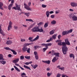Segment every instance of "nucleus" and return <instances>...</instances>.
Listing matches in <instances>:
<instances>
[{"instance_id": "nucleus-1", "label": "nucleus", "mask_w": 77, "mask_h": 77, "mask_svg": "<svg viewBox=\"0 0 77 77\" xmlns=\"http://www.w3.org/2000/svg\"><path fill=\"white\" fill-rule=\"evenodd\" d=\"M65 42H63L58 43V45H63L62 47L63 53L64 54H66V52L68 51V48L66 45V44L68 45H70V44L68 38L65 39Z\"/></svg>"}, {"instance_id": "nucleus-2", "label": "nucleus", "mask_w": 77, "mask_h": 77, "mask_svg": "<svg viewBox=\"0 0 77 77\" xmlns=\"http://www.w3.org/2000/svg\"><path fill=\"white\" fill-rule=\"evenodd\" d=\"M16 7H14L12 8V9H14L16 11L17 10L19 11H21V5H18L17 4H15Z\"/></svg>"}, {"instance_id": "nucleus-3", "label": "nucleus", "mask_w": 77, "mask_h": 77, "mask_svg": "<svg viewBox=\"0 0 77 77\" xmlns=\"http://www.w3.org/2000/svg\"><path fill=\"white\" fill-rule=\"evenodd\" d=\"M39 27V26H35L31 29V31H32V32H38V27Z\"/></svg>"}, {"instance_id": "nucleus-4", "label": "nucleus", "mask_w": 77, "mask_h": 77, "mask_svg": "<svg viewBox=\"0 0 77 77\" xmlns=\"http://www.w3.org/2000/svg\"><path fill=\"white\" fill-rule=\"evenodd\" d=\"M24 6H25L24 7V8L26 9L27 10H28V11H32V9H31L29 7H28V5H27V4L26 3L24 4Z\"/></svg>"}, {"instance_id": "nucleus-5", "label": "nucleus", "mask_w": 77, "mask_h": 77, "mask_svg": "<svg viewBox=\"0 0 77 77\" xmlns=\"http://www.w3.org/2000/svg\"><path fill=\"white\" fill-rule=\"evenodd\" d=\"M42 46H44L45 47H48V46H51L52 44L51 43H48V44H45V43H43L41 44Z\"/></svg>"}, {"instance_id": "nucleus-6", "label": "nucleus", "mask_w": 77, "mask_h": 77, "mask_svg": "<svg viewBox=\"0 0 77 77\" xmlns=\"http://www.w3.org/2000/svg\"><path fill=\"white\" fill-rule=\"evenodd\" d=\"M58 59H59V57H55L53 58L52 61L53 63H54L55 62H56Z\"/></svg>"}, {"instance_id": "nucleus-7", "label": "nucleus", "mask_w": 77, "mask_h": 77, "mask_svg": "<svg viewBox=\"0 0 77 77\" xmlns=\"http://www.w3.org/2000/svg\"><path fill=\"white\" fill-rule=\"evenodd\" d=\"M70 5L72 7H76L77 6V3L75 2H71Z\"/></svg>"}, {"instance_id": "nucleus-8", "label": "nucleus", "mask_w": 77, "mask_h": 77, "mask_svg": "<svg viewBox=\"0 0 77 77\" xmlns=\"http://www.w3.org/2000/svg\"><path fill=\"white\" fill-rule=\"evenodd\" d=\"M12 44V41L11 40L7 41L6 42L7 45H11Z\"/></svg>"}, {"instance_id": "nucleus-9", "label": "nucleus", "mask_w": 77, "mask_h": 77, "mask_svg": "<svg viewBox=\"0 0 77 77\" xmlns=\"http://www.w3.org/2000/svg\"><path fill=\"white\" fill-rule=\"evenodd\" d=\"M40 27H38V32H42L44 30L42 29V28L41 26H39Z\"/></svg>"}, {"instance_id": "nucleus-10", "label": "nucleus", "mask_w": 77, "mask_h": 77, "mask_svg": "<svg viewBox=\"0 0 77 77\" xmlns=\"http://www.w3.org/2000/svg\"><path fill=\"white\" fill-rule=\"evenodd\" d=\"M38 39H39V36H37L35 39H33V40H31L29 41V42H33V41H35L38 40Z\"/></svg>"}, {"instance_id": "nucleus-11", "label": "nucleus", "mask_w": 77, "mask_h": 77, "mask_svg": "<svg viewBox=\"0 0 77 77\" xmlns=\"http://www.w3.org/2000/svg\"><path fill=\"white\" fill-rule=\"evenodd\" d=\"M3 3L2 2H0V9L2 10H4L3 8Z\"/></svg>"}, {"instance_id": "nucleus-12", "label": "nucleus", "mask_w": 77, "mask_h": 77, "mask_svg": "<svg viewBox=\"0 0 77 77\" xmlns=\"http://www.w3.org/2000/svg\"><path fill=\"white\" fill-rule=\"evenodd\" d=\"M27 46H24L22 48V50L23 52H26L27 51Z\"/></svg>"}, {"instance_id": "nucleus-13", "label": "nucleus", "mask_w": 77, "mask_h": 77, "mask_svg": "<svg viewBox=\"0 0 77 77\" xmlns=\"http://www.w3.org/2000/svg\"><path fill=\"white\" fill-rule=\"evenodd\" d=\"M42 62L43 63H47V64H50V60L42 61Z\"/></svg>"}, {"instance_id": "nucleus-14", "label": "nucleus", "mask_w": 77, "mask_h": 77, "mask_svg": "<svg viewBox=\"0 0 77 77\" xmlns=\"http://www.w3.org/2000/svg\"><path fill=\"white\" fill-rule=\"evenodd\" d=\"M19 58H17L16 59V60H14L13 61V62L14 63H17V62H18L19 61Z\"/></svg>"}, {"instance_id": "nucleus-15", "label": "nucleus", "mask_w": 77, "mask_h": 77, "mask_svg": "<svg viewBox=\"0 0 77 77\" xmlns=\"http://www.w3.org/2000/svg\"><path fill=\"white\" fill-rule=\"evenodd\" d=\"M31 66H32V68H34V69H36V68H37V66H38L37 64H35V65L31 64Z\"/></svg>"}, {"instance_id": "nucleus-16", "label": "nucleus", "mask_w": 77, "mask_h": 77, "mask_svg": "<svg viewBox=\"0 0 77 77\" xmlns=\"http://www.w3.org/2000/svg\"><path fill=\"white\" fill-rule=\"evenodd\" d=\"M13 4H10L8 7V9L9 11H11V8L12 7V6H13Z\"/></svg>"}, {"instance_id": "nucleus-17", "label": "nucleus", "mask_w": 77, "mask_h": 77, "mask_svg": "<svg viewBox=\"0 0 77 77\" xmlns=\"http://www.w3.org/2000/svg\"><path fill=\"white\" fill-rule=\"evenodd\" d=\"M54 54L56 56L55 57H59L60 54L59 53H54Z\"/></svg>"}, {"instance_id": "nucleus-18", "label": "nucleus", "mask_w": 77, "mask_h": 77, "mask_svg": "<svg viewBox=\"0 0 77 77\" xmlns=\"http://www.w3.org/2000/svg\"><path fill=\"white\" fill-rule=\"evenodd\" d=\"M72 18L73 21H77V17L75 16H73Z\"/></svg>"}, {"instance_id": "nucleus-19", "label": "nucleus", "mask_w": 77, "mask_h": 77, "mask_svg": "<svg viewBox=\"0 0 77 77\" xmlns=\"http://www.w3.org/2000/svg\"><path fill=\"white\" fill-rule=\"evenodd\" d=\"M67 31H63V32L62 33V35L63 36H64V35H67V34H67Z\"/></svg>"}, {"instance_id": "nucleus-20", "label": "nucleus", "mask_w": 77, "mask_h": 77, "mask_svg": "<svg viewBox=\"0 0 77 77\" xmlns=\"http://www.w3.org/2000/svg\"><path fill=\"white\" fill-rule=\"evenodd\" d=\"M11 51L13 52V54H14V55H17V52L15 51L14 50L11 49Z\"/></svg>"}, {"instance_id": "nucleus-21", "label": "nucleus", "mask_w": 77, "mask_h": 77, "mask_svg": "<svg viewBox=\"0 0 77 77\" xmlns=\"http://www.w3.org/2000/svg\"><path fill=\"white\" fill-rule=\"evenodd\" d=\"M51 24L54 25V24H56V21L54 20H52L51 22Z\"/></svg>"}, {"instance_id": "nucleus-22", "label": "nucleus", "mask_w": 77, "mask_h": 77, "mask_svg": "<svg viewBox=\"0 0 77 77\" xmlns=\"http://www.w3.org/2000/svg\"><path fill=\"white\" fill-rule=\"evenodd\" d=\"M23 67H24V68H26V69H28L29 70H31V69H30V68L27 66L24 65L23 66Z\"/></svg>"}, {"instance_id": "nucleus-23", "label": "nucleus", "mask_w": 77, "mask_h": 77, "mask_svg": "<svg viewBox=\"0 0 77 77\" xmlns=\"http://www.w3.org/2000/svg\"><path fill=\"white\" fill-rule=\"evenodd\" d=\"M33 44V43H26L24 44V46H29V45H32Z\"/></svg>"}, {"instance_id": "nucleus-24", "label": "nucleus", "mask_w": 77, "mask_h": 77, "mask_svg": "<svg viewBox=\"0 0 77 77\" xmlns=\"http://www.w3.org/2000/svg\"><path fill=\"white\" fill-rule=\"evenodd\" d=\"M46 15L47 17H49V15H50V11H47L46 12Z\"/></svg>"}, {"instance_id": "nucleus-25", "label": "nucleus", "mask_w": 77, "mask_h": 77, "mask_svg": "<svg viewBox=\"0 0 77 77\" xmlns=\"http://www.w3.org/2000/svg\"><path fill=\"white\" fill-rule=\"evenodd\" d=\"M69 57H73V59H74V57H75V56H74V55L73 54H70Z\"/></svg>"}, {"instance_id": "nucleus-26", "label": "nucleus", "mask_w": 77, "mask_h": 77, "mask_svg": "<svg viewBox=\"0 0 77 77\" xmlns=\"http://www.w3.org/2000/svg\"><path fill=\"white\" fill-rule=\"evenodd\" d=\"M14 68L17 71H18V72H20V69H19L18 68H17V67L16 66H14Z\"/></svg>"}, {"instance_id": "nucleus-27", "label": "nucleus", "mask_w": 77, "mask_h": 77, "mask_svg": "<svg viewBox=\"0 0 77 77\" xmlns=\"http://www.w3.org/2000/svg\"><path fill=\"white\" fill-rule=\"evenodd\" d=\"M48 47H46V48H43V50H42V51H43V52H45V51H46V50H47V49H48Z\"/></svg>"}, {"instance_id": "nucleus-28", "label": "nucleus", "mask_w": 77, "mask_h": 77, "mask_svg": "<svg viewBox=\"0 0 77 77\" xmlns=\"http://www.w3.org/2000/svg\"><path fill=\"white\" fill-rule=\"evenodd\" d=\"M32 63H33V62L32 61H30L29 62H26L25 63V64L26 65H29V64H31Z\"/></svg>"}, {"instance_id": "nucleus-29", "label": "nucleus", "mask_w": 77, "mask_h": 77, "mask_svg": "<svg viewBox=\"0 0 77 77\" xmlns=\"http://www.w3.org/2000/svg\"><path fill=\"white\" fill-rule=\"evenodd\" d=\"M54 33V30H52L49 32V34L51 35H53Z\"/></svg>"}, {"instance_id": "nucleus-30", "label": "nucleus", "mask_w": 77, "mask_h": 77, "mask_svg": "<svg viewBox=\"0 0 77 77\" xmlns=\"http://www.w3.org/2000/svg\"><path fill=\"white\" fill-rule=\"evenodd\" d=\"M0 62L3 65H5L6 63V61H0Z\"/></svg>"}, {"instance_id": "nucleus-31", "label": "nucleus", "mask_w": 77, "mask_h": 77, "mask_svg": "<svg viewBox=\"0 0 77 77\" xmlns=\"http://www.w3.org/2000/svg\"><path fill=\"white\" fill-rule=\"evenodd\" d=\"M25 15H26V17H29L30 15V13L28 12V13H25Z\"/></svg>"}, {"instance_id": "nucleus-32", "label": "nucleus", "mask_w": 77, "mask_h": 77, "mask_svg": "<svg viewBox=\"0 0 77 77\" xmlns=\"http://www.w3.org/2000/svg\"><path fill=\"white\" fill-rule=\"evenodd\" d=\"M48 23H45L44 25V27L45 28H46V27H47L48 26Z\"/></svg>"}, {"instance_id": "nucleus-33", "label": "nucleus", "mask_w": 77, "mask_h": 77, "mask_svg": "<svg viewBox=\"0 0 77 77\" xmlns=\"http://www.w3.org/2000/svg\"><path fill=\"white\" fill-rule=\"evenodd\" d=\"M26 21H30V22H33H33H34L33 21V20L31 19H26Z\"/></svg>"}, {"instance_id": "nucleus-34", "label": "nucleus", "mask_w": 77, "mask_h": 77, "mask_svg": "<svg viewBox=\"0 0 77 77\" xmlns=\"http://www.w3.org/2000/svg\"><path fill=\"white\" fill-rule=\"evenodd\" d=\"M30 48H28L26 50V51L28 53L30 54Z\"/></svg>"}, {"instance_id": "nucleus-35", "label": "nucleus", "mask_w": 77, "mask_h": 77, "mask_svg": "<svg viewBox=\"0 0 77 77\" xmlns=\"http://www.w3.org/2000/svg\"><path fill=\"white\" fill-rule=\"evenodd\" d=\"M4 48L6 50H11V51L12 50V49H11L10 48H9L8 47Z\"/></svg>"}, {"instance_id": "nucleus-36", "label": "nucleus", "mask_w": 77, "mask_h": 77, "mask_svg": "<svg viewBox=\"0 0 77 77\" xmlns=\"http://www.w3.org/2000/svg\"><path fill=\"white\" fill-rule=\"evenodd\" d=\"M56 36H57V34H54V35H52V38H53V39H55L56 38Z\"/></svg>"}, {"instance_id": "nucleus-37", "label": "nucleus", "mask_w": 77, "mask_h": 77, "mask_svg": "<svg viewBox=\"0 0 77 77\" xmlns=\"http://www.w3.org/2000/svg\"><path fill=\"white\" fill-rule=\"evenodd\" d=\"M52 74V73H50L49 72H48L47 73V75L48 77H50V76H51V75Z\"/></svg>"}, {"instance_id": "nucleus-38", "label": "nucleus", "mask_w": 77, "mask_h": 77, "mask_svg": "<svg viewBox=\"0 0 77 77\" xmlns=\"http://www.w3.org/2000/svg\"><path fill=\"white\" fill-rule=\"evenodd\" d=\"M3 58V55L2 54H0V60H2V59Z\"/></svg>"}, {"instance_id": "nucleus-39", "label": "nucleus", "mask_w": 77, "mask_h": 77, "mask_svg": "<svg viewBox=\"0 0 77 77\" xmlns=\"http://www.w3.org/2000/svg\"><path fill=\"white\" fill-rule=\"evenodd\" d=\"M39 46L35 45L34 46V48L35 50H37V48H39Z\"/></svg>"}, {"instance_id": "nucleus-40", "label": "nucleus", "mask_w": 77, "mask_h": 77, "mask_svg": "<svg viewBox=\"0 0 77 77\" xmlns=\"http://www.w3.org/2000/svg\"><path fill=\"white\" fill-rule=\"evenodd\" d=\"M25 57L26 58V59H30V56H25Z\"/></svg>"}, {"instance_id": "nucleus-41", "label": "nucleus", "mask_w": 77, "mask_h": 77, "mask_svg": "<svg viewBox=\"0 0 77 77\" xmlns=\"http://www.w3.org/2000/svg\"><path fill=\"white\" fill-rule=\"evenodd\" d=\"M72 32V29H71L67 31V34H68V33H71Z\"/></svg>"}, {"instance_id": "nucleus-42", "label": "nucleus", "mask_w": 77, "mask_h": 77, "mask_svg": "<svg viewBox=\"0 0 77 77\" xmlns=\"http://www.w3.org/2000/svg\"><path fill=\"white\" fill-rule=\"evenodd\" d=\"M12 28V26H11L10 25H9L8 27V30L9 31Z\"/></svg>"}, {"instance_id": "nucleus-43", "label": "nucleus", "mask_w": 77, "mask_h": 77, "mask_svg": "<svg viewBox=\"0 0 77 77\" xmlns=\"http://www.w3.org/2000/svg\"><path fill=\"white\" fill-rule=\"evenodd\" d=\"M32 27H33V24L31 25L28 27V30H30V29H31V28H32Z\"/></svg>"}, {"instance_id": "nucleus-44", "label": "nucleus", "mask_w": 77, "mask_h": 77, "mask_svg": "<svg viewBox=\"0 0 77 77\" xmlns=\"http://www.w3.org/2000/svg\"><path fill=\"white\" fill-rule=\"evenodd\" d=\"M35 58L36 59V60H38V59L39 56H38V55H37L35 56Z\"/></svg>"}, {"instance_id": "nucleus-45", "label": "nucleus", "mask_w": 77, "mask_h": 77, "mask_svg": "<svg viewBox=\"0 0 77 77\" xmlns=\"http://www.w3.org/2000/svg\"><path fill=\"white\" fill-rule=\"evenodd\" d=\"M34 54L35 56H37V55H38V53L37 51H35L34 52Z\"/></svg>"}, {"instance_id": "nucleus-46", "label": "nucleus", "mask_w": 77, "mask_h": 77, "mask_svg": "<svg viewBox=\"0 0 77 77\" xmlns=\"http://www.w3.org/2000/svg\"><path fill=\"white\" fill-rule=\"evenodd\" d=\"M21 76H26V75L24 72L22 73L21 75Z\"/></svg>"}, {"instance_id": "nucleus-47", "label": "nucleus", "mask_w": 77, "mask_h": 77, "mask_svg": "<svg viewBox=\"0 0 77 77\" xmlns=\"http://www.w3.org/2000/svg\"><path fill=\"white\" fill-rule=\"evenodd\" d=\"M59 69H60L61 70H65V67H60L59 68Z\"/></svg>"}, {"instance_id": "nucleus-48", "label": "nucleus", "mask_w": 77, "mask_h": 77, "mask_svg": "<svg viewBox=\"0 0 77 77\" xmlns=\"http://www.w3.org/2000/svg\"><path fill=\"white\" fill-rule=\"evenodd\" d=\"M43 24V23L42 22H40L38 23H37V25L38 26H41Z\"/></svg>"}, {"instance_id": "nucleus-49", "label": "nucleus", "mask_w": 77, "mask_h": 77, "mask_svg": "<svg viewBox=\"0 0 77 77\" xmlns=\"http://www.w3.org/2000/svg\"><path fill=\"white\" fill-rule=\"evenodd\" d=\"M55 17V15H51V18H54V17Z\"/></svg>"}, {"instance_id": "nucleus-50", "label": "nucleus", "mask_w": 77, "mask_h": 77, "mask_svg": "<svg viewBox=\"0 0 77 77\" xmlns=\"http://www.w3.org/2000/svg\"><path fill=\"white\" fill-rule=\"evenodd\" d=\"M60 76H61V74L60 73H58L56 77H60Z\"/></svg>"}, {"instance_id": "nucleus-51", "label": "nucleus", "mask_w": 77, "mask_h": 77, "mask_svg": "<svg viewBox=\"0 0 77 77\" xmlns=\"http://www.w3.org/2000/svg\"><path fill=\"white\" fill-rule=\"evenodd\" d=\"M20 59L21 60H23V59H24V56H22L20 57Z\"/></svg>"}, {"instance_id": "nucleus-52", "label": "nucleus", "mask_w": 77, "mask_h": 77, "mask_svg": "<svg viewBox=\"0 0 77 77\" xmlns=\"http://www.w3.org/2000/svg\"><path fill=\"white\" fill-rule=\"evenodd\" d=\"M56 42H62V41L60 40H57L56 41Z\"/></svg>"}, {"instance_id": "nucleus-53", "label": "nucleus", "mask_w": 77, "mask_h": 77, "mask_svg": "<svg viewBox=\"0 0 77 77\" xmlns=\"http://www.w3.org/2000/svg\"><path fill=\"white\" fill-rule=\"evenodd\" d=\"M12 22H11V21H10L9 23V26H12Z\"/></svg>"}, {"instance_id": "nucleus-54", "label": "nucleus", "mask_w": 77, "mask_h": 77, "mask_svg": "<svg viewBox=\"0 0 77 77\" xmlns=\"http://www.w3.org/2000/svg\"><path fill=\"white\" fill-rule=\"evenodd\" d=\"M14 28L15 30H17L18 29V26H14Z\"/></svg>"}, {"instance_id": "nucleus-55", "label": "nucleus", "mask_w": 77, "mask_h": 77, "mask_svg": "<svg viewBox=\"0 0 77 77\" xmlns=\"http://www.w3.org/2000/svg\"><path fill=\"white\" fill-rule=\"evenodd\" d=\"M42 8H45L47 7V5H44V4H42Z\"/></svg>"}, {"instance_id": "nucleus-56", "label": "nucleus", "mask_w": 77, "mask_h": 77, "mask_svg": "<svg viewBox=\"0 0 77 77\" xmlns=\"http://www.w3.org/2000/svg\"><path fill=\"white\" fill-rule=\"evenodd\" d=\"M26 40L25 39H21L20 40L21 42H24Z\"/></svg>"}, {"instance_id": "nucleus-57", "label": "nucleus", "mask_w": 77, "mask_h": 77, "mask_svg": "<svg viewBox=\"0 0 77 77\" xmlns=\"http://www.w3.org/2000/svg\"><path fill=\"white\" fill-rule=\"evenodd\" d=\"M0 33H1V34H2V35H3V36H5V34L3 32V31H2L1 32H0Z\"/></svg>"}, {"instance_id": "nucleus-58", "label": "nucleus", "mask_w": 77, "mask_h": 77, "mask_svg": "<svg viewBox=\"0 0 77 77\" xmlns=\"http://www.w3.org/2000/svg\"><path fill=\"white\" fill-rule=\"evenodd\" d=\"M69 16L70 18H71L72 17V14H70L69 15Z\"/></svg>"}, {"instance_id": "nucleus-59", "label": "nucleus", "mask_w": 77, "mask_h": 77, "mask_svg": "<svg viewBox=\"0 0 77 77\" xmlns=\"http://www.w3.org/2000/svg\"><path fill=\"white\" fill-rule=\"evenodd\" d=\"M28 7H29V6H30L31 5V2H29L28 4Z\"/></svg>"}, {"instance_id": "nucleus-60", "label": "nucleus", "mask_w": 77, "mask_h": 77, "mask_svg": "<svg viewBox=\"0 0 77 77\" xmlns=\"http://www.w3.org/2000/svg\"><path fill=\"white\" fill-rule=\"evenodd\" d=\"M60 38H61V35H58V38L59 39H60Z\"/></svg>"}, {"instance_id": "nucleus-61", "label": "nucleus", "mask_w": 77, "mask_h": 77, "mask_svg": "<svg viewBox=\"0 0 77 77\" xmlns=\"http://www.w3.org/2000/svg\"><path fill=\"white\" fill-rule=\"evenodd\" d=\"M53 13H54V11H53L49 12V14H53Z\"/></svg>"}, {"instance_id": "nucleus-62", "label": "nucleus", "mask_w": 77, "mask_h": 77, "mask_svg": "<svg viewBox=\"0 0 77 77\" xmlns=\"http://www.w3.org/2000/svg\"><path fill=\"white\" fill-rule=\"evenodd\" d=\"M19 67H20V68L22 70H24V69L23 68V67H21V66H19Z\"/></svg>"}, {"instance_id": "nucleus-63", "label": "nucleus", "mask_w": 77, "mask_h": 77, "mask_svg": "<svg viewBox=\"0 0 77 77\" xmlns=\"http://www.w3.org/2000/svg\"><path fill=\"white\" fill-rule=\"evenodd\" d=\"M33 39V37H30L28 39H29V40H31V39Z\"/></svg>"}, {"instance_id": "nucleus-64", "label": "nucleus", "mask_w": 77, "mask_h": 77, "mask_svg": "<svg viewBox=\"0 0 77 77\" xmlns=\"http://www.w3.org/2000/svg\"><path fill=\"white\" fill-rule=\"evenodd\" d=\"M69 11H71V12H73L74 10L72 9H69Z\"/></svg>"}]
</instances>
